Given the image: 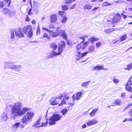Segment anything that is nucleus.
I'll return each instance as SVG.
<instances>
[{
  "label": "nucleus",
  "instance_id": "obj_54",
  "mask_svg": "<svg viewBox=\"0 0 132 132\" xmlns=\"http://www.w3.org/2000/svg\"><path fill=\"white\" fill-rule=\"evenodd\" d=\"M126 10L129 11H132V8H129L128 7H126Z\"/></svg>",
  "mask_w": 132,
  "mask_h": 132
},
{
  "label": "nucleus",
  "instance_id": "obj_55",
  "mask_svg": "<svg viewBox=\"0 0 132 132\" xmlns=\"http://www.w3.org/2000/svg\"><path fill=\"white\" fill-rule=\"evenodd\" d=\"M121 15L125 19L126 18H127V16L126 15L124 14L123 13H121Z\"/></svg>",
  "mask_w": 132,
  "mask_h": 132
},
{
  "label": "nucleus",
  "instance_id": "obj_37",
  "mask_svg": "<svg viewBox=\"0 0 132 132\" xmlns=\"http://www.w3.org/2000/svg\"><path fill=\"white\" fill-rule=\"evenodd\" d=\"M118 16L119 17H117L114 18V20L115 22H118L120 20V18L121 17V15L120 14H119V16Z\"/></svg>",
  "mask_w": 132,
  "mask_h": 132
},
{
  "label": "nucleus",
  "instance_id": "obj_17",
  "mask_svg": "<svg viewBox=\"0 0 132 132\" xmlns=\"http://www.w3.org/2000/svg\"><path fill=\"white\" fill-rule=\"evenodd\" d=\"M98 108H97L95 109H93L89 114L90 117H93L96 114L97 112L98 111Z\"/></svg>",
  "mask_w": 132,
  "mask_h": 132
},
{
  "label": "nucleus",
  "instance_id": "obj_26",
  "mask_svg": "<svg viewBox=\"0 0 132 132\" xmlns=\"http://www.w3.org/2000/svg\"><path fill=\"white\" fill-rule=\"evenodd\" d=\"M90 82V81H89L83 83L81 84V86L83 87H86L89 85V84Z\"/></svg>",
  "mask_w": 132,
  "mask_h": 132
},
{
  "label": "nucleus",
  "instance_id": "obj_7",
  "mask_svg": "<svg viewBox=\"0 0 132 132\" xmlns=\"http://www.w3.org/2000/svg\"><path fill=\"white\" fill-rule=\"evenodd\" d=\"M62 117V116H60L59 114H53L49 119V124L51 125H52L55 123L56 122L60 120Z\"/></svg>",
  "mask_w": 132,
  "mask_h": 132
},
{
  "label": "nucleus",
  "instance_id": "obj_24",
  "mask_svg": "<svg viewBox=\"0 0 132 132\" xmlns=\"http://www.w3.org/2000/svg\"><path fill=\"white\" fill-rule=\"evenodd\" d=\"M41 120V119L39 118L38 119V120L37 121V122L36 123V126L37 127H38L37 125H39L40 124V121ZM42 124L40 126H38V127H43L44 125H45V123H43V122L42 123Z\"/></svg>",
  "mask_w": 132,
  "mask_h": 132
},
{
  "label": "nucleus",
  "instance_id": "obj_3",
  "mask_svg": "<svg viewBox=\"0 0 132 132\" xmlns=\"http://www.w3.org/2000/svg\"><path fill=\"white\" fill-rule=\"evenodd\" d=\"M15 35L19 37H24V35L22 32L21 31V29L20 28H15L14 29H11L10 30L11 38L14 39L15 37L14 32Z\"/></svg>",
  "mask_w": 132,
  "mask_h": 132
},
{
  "label": "nucleus",
  "instance_id": "obj_42",
  "mask_svg": "<svg viewBox=\"0 0 132 132\" xmlns=\"http://www.w3.org/2000/svg\"><path fill=\"white\" fill-rule=\"evenodd\" d=\"M5 2L7 4V5L9 6L10 4H11V1L10 0H5Z\"/></svg>",
  "mask_w": 132,
  "mask_h": 132
},
{
  "label": "nucleus",
  "instance_id": "obj_25",
  "mask_svg": "<svg viewBox=\"0 0 132 132\" xmlns=\"http://www.w3.org/2000/svg\"><path fill=\"white\" fill-rule=\"evenodd\" d=\"M127 67L125 68L126 70L129 71L131 69L132 67V62L127 65Z\"/></svg>",
  "mask_w": 132,
  "mask_h": 132
},
{
  "label": "nucleus",
  "instance_id": "obj_38",
  "mask_svg": "<svg viewBox=\"0 0 132 132\" xmlns=\"http://www.w3.org/2000/svg\"><path fill=\"white\" fill-rule=\"evenodd\" d=\"M132 79V77H131L128 80V82L127 83V85H132V80L131 79Z\"/></svg>",
  "mask_w": 132,
  "mask_h": 132
},
{
  "label": "nucleus",
  "instance_id": "obj_23",
  "mask_svg": "<svg viewBox=\"0 0 132 132\" xmlns=\"http://www.w3.org/2000/svg\"><path fill=\"white\" fill-rule=\"evenodd\" d=\"M59 52L58 53H56L54 51H53V52H52L51 54H50V57L49 58H52L54 57V56H56L57 55H59L60 54H58Z\"/></svg>",
  "mask_w": 132,
  "mask_h": 132
},
{
  "label": "nucleus",
  "instance_id": "obj_28",
  "mask_svg": "<svg viewBox=\"0 0 132 132\" xmlns=\"http://www.w3.org/2000/svg\"><path fill=\"white\" fill-rule=\"evenodd\" d=\"M50 47L51 48H53L54 50H55L57 48V46L55 44L52 43L51 44Z\"/></svg>",
  "mask_w": 132,
  "mask_h": 132
},
{
  "label": "nucleus",
  "instance_id": "obj_19",
  "mask_svg": "<svg viewBox=\"0 0 132 132\" xmlns=\"http://www.w3.org/2000/svg\"><path fill=\"white\" fill-rule=\"evenodd\" d=\"M1 120L2 121H6L8 119V116L6 113H3L1 116Z\"/></svg>",
  "mask_w": 132,
  "mask_h": 132
},
{
  "label": "nucleus",
  "instance_id": "obj_40",
  "mask_svg": "<svg viewBox=\"0 0 132 132\" xmlns=\"http://www.w3.org/2000/svg\"><path fill=\"white\" fill-rule=\"evenodd\" d=\"M63 95V96H64V97L66 100H69V97L68 96V95H67L66 94L64 93Z\"/></svg>",
  "mask_w": 132,
  "mask_h": 132
},
{
  "label": "nucleus",
  "instance_id": "obj_11",
  "mask_svg": "<svg viewBox=\"0 0 132 132\" xmlns=\"http://www.w3.org/2000/svg\"><path fill=\"white\" fill-rule=\"evenodd\" d=\"M65 47V43L64 41H62L60 43V44L59 45L58 47L59 54H60L63 51Z\"/></svg>",
  "mask_w": 132,
  "mask_h": 132
},
{
  "label": "nucleus",
  "instance_id": "obj_48",
  "mask_svg": "<svg viewBox=\"0 0 132 132\" xmlns=\"http://www.w3.org/2000/svg\"><path fill=\"white\" fill-rule=\"evenodd\" d=\"M4 4L3 2L1 1L0 2V8H2L4 7Z\"/></svg>",
  "mask_w": 132,
  "mask_h": 132
},
{
  "label": "nucleus",
  "instance_id": "obj_2",
  "mask_svg": "<svg viewBox=\"0 0 132 132\" xmlns=\"http://www.w3.org/2000/svg\"><path fill=\"white\" fill-rule=\"evenodd\" d=\"M34 116V114L32 112H27L22 117V119L21 120V122L25 125H27L30 120L32 119Z\"/></svg>",
  "mask_w": 132,
  "mask_h": 132
},
{
  "label": "nucleus",
  "instance_id": "obj_61",
  "mask_svg": "<svg viewBox=\"0 0 132 132\" xmlns=\"http://www.w3.org/2000/svg\"><path fill=\"white\" fill-rule=\"evenodd\" d=\"M129 113L131 117L132 118V109L129 112Z\"/></svg>",
  "mask_w": 132,
  "mask_h": 132
},
{
  "label": "nucleus",
  "instance_id": "obj_6",
  "mask_svg": "<svg viewBox=\"0 0 132 132\" xmlns=\"http://www.w3.org/2000/svg\"><path fill=\"white\" fill-rule=\"evenodd\" d=\"M23 31L24 33L27 35L30 38L32 36L33 31L32 28L30 25H26L24 27L23 29Z\"/></svg>",
  "mask_w": 132,
  "mask_h": 132
},
{
  "label": "nucleus",
  "instance_id": "obj_57",
  "mask_svg": "<svg viewBox=\"0 0 132 132\" xmlns=\"http://www.w3.org/2000/svg\"><path fill=\"white\" fill-rule=\"evenodd\" d=\"M79 38L80 39H82L83 40L82 42H84V41H85V36H83V37H80Z\"/></svg>",
  "mask_w": 132,
  "mask_h": 132
},
{
  "label": "nucleus",
  "instance_id": "obj_15",
  "mask_svg": "<svg viewBox=\"0 0 132 132\" xmlns=\"http://www.w3.org/2000/svg\"><path fill=\"white\" fill-rule=\"evenodd\" d=\"M94 70L100 71L101 70H108V69L106 68H104L103 65L99 66L97 65L96 66H93Z\"/></svg>",
  "mask_w": 132,
  "mask_h": 132
},
{
  "label": "nucleus",
  "instance_id": "obj_59",
  "mask_svg": "<svg viewBox=\"0 0 132 132\" xmlns=\"http://www.w3.org/2000/svg\"><path fill=\"white\" fill-rule=\"evenodd\" d=\"M109 30L110 31V32H111L114 31V28H109Z\"/></svg>",
  "mask_w": 132,
  "mask_h": 132
},
{
  "label": "nucleus",
  "instance_id": "obj_18",
  "mask_svg": "<svg viewBox=\"0 0 132 132\" xmlns=\"http://www.w3.org/2000/svg\"><path fill=\"white\" fill-rule=\"evenodd\" d=\"M20 125V123L17 122L12 125V129L14 131L16 130Z\"/></svg>",
  "mask_w": 132,
  "mask_h": 132
},
{
  "label": "nucleus",
  "instance_id": "obj_36",
  "mask_svg": "<svg viewBox=\"0 0 132 132\" xmlns=\"http://www.w3.org/2000/svg\"><path fill=\"white\" fill-rule=\"evenodd\" d=\"M40 33V28L39 27V24H38L37 28V35H39Z\"/></svg>",
  "mask_w": 132,
  "mask_h": 132
},
{
  "label": "nucleus",
  "instance_id": "obj_1",
  "mask_svg": "<svg viewBox=\"0 0 132 132\" xmlns=\"http://www.w3.org/2000/svg\"><path fill=\"white\" fill-rule=\"evenodd\" d=\"M22 104L20 102L15 103L12 106L11 109V118L15 120L18 117H21L26 112L31 110L30 108L25 107L22 108Z\"/></svg>",
  "mask_w": 132,
  "mask_h": 132
},
{
  "label": "nucleus",
  "instance_id": "obj_56",
  "mask_svg": "<svg viewBox=\"0 0 132 132\" xmlns=\"http://www.w3.org/2000/svg\"><path fill=\"white\" fill-rule=\"evenodd\" d=\"M31 8H30L29 9V11L28 12V14L29 15H30L31 14V13L32 10Z\"/></svg>",
  "mask_w": 132,
  "mask_h": 132
},
{
  "label": "nucleus",
  "instance_id": "obj_13",
  "mask_svg": "<svg viewBox=\"0 0 132 132\" xmlns=\"http://www.w3.org/2000/svg\"><path fill=\"white\" fill-rule=\"evenodd\" d=\"M82 95V92H77L76 95H73L72 96V98L73 100L74 101L75 100H79L81 96Z\"/></svg>",
  "mask_w": 132,
  "mask_h": 132
},
{
  "label": "nucleus",
  "instance_id": "obj_50",
  "mask_svg": "<svg viewBox=\"0 0 132 132\" xmlns=\"http://www.w3.org/2000/svg\"><path fill=\"white\" fill-rule=\"evenodd\" d=\"M99 8V7H95L92 10V12H94L96 10Z\"/></svg>",
  "mask_w": 132,
  "mask_h": 132
},
{
  "label": "nucleus",
  "instance_id": "obj_22",
  "mask_svg": "<svg viewBox=\"0 0 132 132\" xmlns=\"http://www.w3.org/2000/svg\"><path fill=\"white\" fill-rule=\"evenodd\" d=\"M92 7V6L90 4H86L84 7V9L86 10H89Z\"/></svg>",
  "mask_w": 132,
  "mask_h": 132
},
{
  "label": "nucleus",
  "instance_id": "obj_41",
  "mask_svg": "<svg viewBox=\"0 0 132 132\" xmlns=\"http://www.w3.org/2000/svg\"><path fill=\"white\" fill-rule=\"evenodd\" d=\"M48 27L50 29H53L54 28L55 26L53 24L50 23Z\"/></svg>",
  "mask_w": 132,
  "mask_h": 132
},
{
  "label": "nucleus",
  "instance_id": "obj_27",
  "mask_svg": "<svg viewBox=\"0 0 132 132\" xmlns=\"http://www.w3.org/2000/svg\"><path fill=\"white\" fill-rule=\"evenodd\" d=\"M121 103V101L120 100L117 99V100H115L114 103H113V104H115V105H114L113 106H115L116 105H120V104Z\"/></svg>",
  "mask_w": 132,
  "mask_h": 132
},
{
  "label": "nucleus",
  "instance_id": "obj_10",
  "mask_svg": "<svg viewBox=\"0 0 132 132\" xmlns=\"http://www.w3.org/2000/svg\"><path fill=\"white\" fill-rule=\"evenodd\" d=\"M15 11L14 10L12 11L9 9H5L4 12V14L6 15L7 14L9 17H11L14 16L15 13Z\"/></svg>",
  "mask_w": 132,
  "mask_h": 132
},
{
  "label": "nucleus",
  "instance_id": "obj_51",
  "mask_svg": "<svg viewBox=\"0 0 132 132\" xmlns=\"http://www.w3.org/2000/svg\"><path fill=\"white\" fill-rule=\"evenodd\" d=\"M132 105V104H129L128 105V106L126 108H125L123 109L124 111H125L126 109H128V108H129L130 106H131Z\"/></svg>",
  "mask_w": 132,
  "mask_h": 132
},
{
  "label": "nucleus",
  "instance_id": "obj_8",
  "mask_svg": "<svg viewBox=\"0 0 132 132\" xmlns=\"http://www.w3.org/2000/svg\"><path fill=\"white\" fill-rule=\"evenodd\" d=\"M88 43L87 42H86L84 43L82 42L80 44H77L76 47L77 50L81 51L85 49L87 47Z\"/></svg>",
  "mask_w": 132,
  "mask_h": 132
},
{
  "label": "nucleus",
  "instance_id": "obj_39",
  "mask_svg": "<svg viewBox=\"0 0 132 132\" xmlns=\"http://www.w3.org/2000/svg\"><path fill=\"white\" fill-rule=\"evenodd\" d=\"M65 2L68 4H71L72 3V0H65Z\"/></svg>",
  "mask_w": 132,
  "mask_h": 132
},
{
  "label": "nucleus",
  "instance_id": "obj_31",
  "mask_svg": "<svg viewBox=\"0 0 132 132\" xmlns=\"http://www.w3.org/2000/svg\"><path fill=\"white\" fill-rule=\"evenodd\" d=\"M129 85H127V84L126 85V89L127 91L131 92V90L132 89V88L129 86Z\"/></svg>",
  "mask_w": 132,
  "mask_h": 132
},
{
  "label": "nucleus",
  "instance_id": "obj_58",
  "mask_svg": "<svg viewBox=\"0 0 132 132\" xmlns=\"http://www.w3.org/2000/svg\"><path fill=\"white\" fill-rule=\"evenodd\" d=\"M76 6V4H75L73 6H71L70 7V8L71 9H73L74 8V7H75V6Z\"/></svg>",
  "mask_w": 132,
  "mask_h": 132
},
{
  "label": "nucleus",
  "instance_id": "obj_33",
  "mask_svg": "<svg viewBox=\"0 0 132 132\" xmlns=\"http://www.w3.org/2000/svg\"><path fill=\"white\" fill-rule=\"evenodd\" d=\"M66 103V101L63 98L61 101V103L59 104L58 106H62L63 104H65Z\"/></svg>",
  "mask_w": 132,
  "mask_h": 132
},
{
  "label": "nucleus",
  "instance_id": "obj_62",
  "mask_svg": "<svg viewBox=\"0 0 132 132\" xmlns=\"http://www.w3.org/2000/svg\"><path fill=\"white\" fill-rule=\"evenodd\" d=\"M47 37V35L46 33H44V35L43 36V37Z\"/></svg>",
  "mask_w": 132,
  "mask_h": 132
},
{
  "label": "nucleus",
  "instance_id": "obj_4",
  "mask_svg": "<svg viewBox=\"0 0 132 132\" xmlns=\"http://www.w3.org/2000/svg\"><path fill=\"white\" fill-rule=\"evenodd\" d=\"M14 64V63L11 61L6 63L5 65H7L8 67H5L4 69H9L12 70H14L15 71L17 72H19L21 71L22 68V66L20 65H11V64Z\"/></svg>",
  "mask_w": 132,
  "mask_h": 132
},
{
  "label": "nucleus",
  "instance_id": "obj_20",
  "mask_svg": "<svg viewBox=\"0 0 132 132\" xmlns=\"http://www.w3.org/2000/svg\"><path fill=\"white\" fill-rule=\"evenodd\" d=\"M95 49V47L93 45H91L88 48L87 52L89 53H92L93 52Z\"/></svg>",
  "mask_w": 132,
  "mask_h": 132
},
{
  "label": "nucleus",
  "instance_id": "obj_34",
  "mask_svg": "<svg viewBox=\"0 0 132 132\" xmlns=\"http://www.w3.org/2000/svg\"><path fill=\"white\" fill-rule=\"evenodd\" d=\"M63 18L62 20V22L63 23H65L67 20V18L66 16L62 17Z\"/></svg>",
  "mask_w": 132,
  "mask_h": 132
},
{
  "label": "nucleus",
  "instance_id": "obj_29",
  "mask_svg": "<svg viewBox=\"0 0 132 132\" xmlns=\"http://www.w3.org/2000/svg\"><path fill=\"white\" fill-rule=\"evenodd\" d=\"M59 14L62 17L66 16L65 15V12L64 11H59Z\"/></svg>",
  "mask_w": 132,
  "mask_h": 132
},
{
  "label": "nucleus",
  "instance_id": "obj_32",
  "mask_svg": "<svg viewBox=\"0 0 132 132\" xmlns=\"http://www.w3.org/2000/svg\"><path fill=\"white\" fill-rule=\"evenodd\" d=\"M112 4L110 3L107 2H104L102 4L103 6H109L112 5Z\"/></svg>",
  "mask_w": 132,
  "mask_h": 132
},
{
  "label": "nucleus",
  "instance_id": "obj_12",
  "mask_svg": "<svg viewBox=\"0 0 132 132\" xmlns=\"http://www.w3.org/2000/svg\"><path fill=\"white\" fill-rule=\"evenodd\" d=\"M57 97L51 98L49 101L50 104L53 105L57 104L59 103V101L57 100Z\"/></svg>",
  "mask_w": 132,
  "mask_h": 132
},
{
  "label": "nucleus",
  "instance_id": "obj_46",
  "mask_svg": "<svg viewBox=\"0 0 132 132\" xmlns=\"http://www.w3.org/2000/svg\"><path fill=\"white\" fill-rule=\"evenodd\" d=\"M62 10H68V8L66 5H64L62 7Z\"/></svg>",
  "mask_w": 132,
  "mask_h": 132
},
{
  "label": "nucleus",
  "instance_id": "obj_21",
  "mask_svg": "<svg viewBox=\"0 0 132 132\" xmlns=\"http://www.w3.org/2000/svg\"><path fill=\"white\" fill-rule=\"evenodd\" d=\"M88 40L91 43L93 44L94 42L98 41V39L97 38H95L93 37H92L89 39Z\"/></svg>",
  "mask_w": 132,
  "mask_h": 132
},
{
  "label": "nucleus",
  "instance_id": "obj_35",
  "mask_svg": "<svg viewBox=\"0 0 132 132\" xmlns=\"http://www.w3.org/2000/svg\"><path fill=\"white\" fill-rule=\"evenodd\" d=\"M127 37V35L124 34L120 38L121 41H123Z\"/></svg>",
  "mask_w": 132,
  "mask_h": 132
},
{
  "label": "nucleus",
  "instance_id": "obj_52",
  "mask_svg": "<svg viewBox=\"0 0 132 132\" xmlns=\"http://www.w3.org/2000/svg\"><path fill=\"white\" fill-rule=\"evenodd\" d=\"M63 95H61L60 96H59L58 97H57V99H59L61 100L62 98V97H63Z\"/></svg>",
  "mask_w": 132,
  "mask_h": 132
},
{
  "label": "nucleus",
  "instance_id": "obj_47",
  "mask_svg": "<svg viewBox=\"0 0 132 132\" xmlns=\"http://www.w3.org/2000/svg\"><path fill=\"white\" fill-rule=\"evenodd\" d=\"M104 32L106 34H108L110 32L109 29H105Z\"/></svg>",
  "mask_w": 132,
  "mask_h": 132
},
{
  "label": "nucleus",
  "instance_id": "obj_60",
  "mask_svg": "<svg viewBox=\"0 0 132 132\" xmlns=\"http://www.w3.org/2000/svg\"><path fill=\"white\" fill-rule=\"evenodd\" d=\"M109 30L110 31V32H111L114 31V28H109Z\"/></svg>",
  "mask_w": 132,
  "mask_h": 132
},
{
  "label": "nucleus",
  "instance_id": "obj_53",
  "mask_svg": "<svg viewBox=\"0 0 132 132\" xmlns=\"http://www.w3.org/2000/svg\"><path fill=\"white\" fill-rule=\"evenodd\" d=\"M74 103H75V101H73V103H68V104H67L68 105H71L72 106H73V105H74Z\"/></svg>",
  "mask_w": 132,
  "mask_h": 132
},
{
  "label": "nucleus",
  "instance_id": "obj_16",
  "mask_svg": "<svg viewBox=\"0 0 132 132\" xmlns=\"http://www.w3.org/2000/svg\"><path fill=\"white\" fill-rule=\"evenodd\" d=\"M57 20V16L55 14L51 15L50 16V21L51 22L54 23Z\"/></svg>",
  "mask_w": 132,
  "mask_h": 132
},
{
  "label": "nucleus",
  "instance_id": "obj_44",
  "mask_svg": "<svg viewBox=\"0 0 132 132\" xmlns=\"http://www.w3.org/2000/svg\"><path fill=\"white\" fill-rule=\"evenodd\" d=\"M119 80L117 79L114 78L113 79V81L116 84L118 83L119 82Z\"/></svg>",
  "mask_w": 132,
  "mask_h": 132
},
{
  "label": "nucleus",
  "instance_id": "obj_43",
  "mask_svg": "<svg viewBox=\"0 0 132 132\" xmlns=\"http://www.w3.org/2000/svg\"><path fill=\"white\" fill-rule=\"evenodd\" d=\"M101 45V42H98L96 44V47H99Z\"/></svg>",
  "mask_w": 132,
  "mask_h": 132
},
{
  "label": "nucleus",
  "instance_id": "obj_5",
  "mask_svg": "<svg viewBox=\"0 0 132 132\" xmlns=\"http://www.w3.org/2000/svg\"><path fill=\"white\" fill-rule=\"evenodd\" d=\"M60 28L58 27L57 28V31L55 33H53L52 34V36L53 37H56L58 35L60 36H63V39H66L67 38V35L65 32L64 31L59 30Z\"/></svg>",
  "mask_w": 132,
  "mask_h": 132
},
{
  "label": "nucleus",
  "instance_id": "obj_9",
  "mask_svg": "<svg viewBox=\"0 0 132 132\" xmlns=\"http://www.w3.org/2000/svg\"><path fill=\"white\" fill-rule=\"evenodd\" d=\"M76 54H77V57H75V60H79L80 58L85 56L87 54L89 53L87 52H84L81 54L80 52L79 51H77L76 52Z\"/></svg>",
  "mask_w": 132,
  "mask_h": 132
},
{
  "label": "nucleus",
  "instance_id": "obj_49",
  "mask_svg": "<svg viewBox=\"0 0 132 132\" xmlns=\"http://www.w3.org/2000/svg\"><path fill=\"white\" fill-rule=\"evenodd\" d=\"M126 96V94L125 93H123L121 94V97L123 98H124Z\"/></svg>",
  "mask_w": 132,
  "mask_h": 132
},
{
  "label": "nucleus",
  "instance_id": "obj_14",
  "mask_svg": "<svg viewBox=\"0 0 132 132\" xmlns=\"http://www.w3.org/2000/svg\"><path fill=\"white\" fill-rule=\"evenodd\" d=\"M98 122V121L96 119H93L92 120H89L86 124L88 126H91L93 125Z\"/></svg>",
  "mask_w": 132,
  "mask_h": 132
},
{
  "label": "nucleus",
  "instance_id": "obj_63",
  "mask_svg": "<svg viewBox=\"0 0 132 132\" xmlns=\"http://www.w3.org/2000/svg\"><path fill=\"white\" fill-rule=\"evenodd\" d=\"M86 124H84V125H83L82 126V127L83 128H86Z\"/></svg>",
  "mask_w": 132,
  "mask_h": 132
},
{
  "label": "nucleus",
  "instance_id": "obj_30",
  "mask_svg": "<svg viewBox=\"0 0 132 132\" xmlns=\"http://www.w3.org/2000/svg\"><path fill=\"white\" fill-rule=\"evenodd\" d=\"M68 110L69 109H64L61 111V112L62 113L63 115H64L67 113Z\"/></svg>",
  "mask_w": 132,
  "mask_h": 132
},
{
  "label": "nucleus",
  "instance_id": "obj_45",
  "mask_svg": "<svg viewBox=\"0 0 132 132\" xmlns=\"http://www.w3.org/2000/svg\"><path fill=\"white\" fill-rule=\"evenodd\" d=\"M42 29L45 31H47L48 32H50V33H52L53 32V31H52L50 30H49L46 28H43Z\"/></svg>",
  "mask_w": 132,
  "mask_h": 132
},
{
  "label": "nucleus",
  "instance_id": "obj_64",
  "mask_svg": "<svg viewBox=\"0 0 132 132\" xmlns=\"http://www.w3.org/2000/svg\"><path fill=\"white\" fill-rule=\"evenodd\" d=\"M31 22L32 24H34L36 23V21L35 20H33Z\"/></svg>",
  "mask_w": 132,
  "mask_h": 132
}]
</instances>
